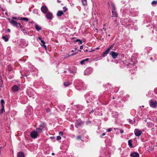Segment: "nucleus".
<instances>
[{"label":"nucleus","instance_id":"1","mask_svg":"<svg viewBox=\"0 0 157 157\" xmlns=\"http://www.w3.org/2000/svg\"><path fill=\"white\" fill-rule=\"evenodd\" d=\"M41 133V131L40 129H36V130L31 131L30 133L31 137L33 139L36 138Z\"/></svg>","mask_w":157,"mask_h":157},{"label":"nucleus","instance_id":"2","mask_svg":"<svg viewBox=\"0 0 157 157\" xmlns=\"http://www.w3.org/2000/svg\"><path fill=\"white\" fill-rule=\"evenodd\" d=\"M150 105L151 107L154 108L157 106V102L153 100H151L149 101Z\"/></svg>","mask_w":157,"mask_h":157},{"label":"nucleus","instance_id":"3","mask_svg":"<svg viewBox=\"0 0 157 157\" xmlns=\"http://www.w3.org/2000/svg\"><path fill=\"white\" fill-rule=\"evenodd\" d=\"M92 69L90 67H88L84 71V75H88L92 73Z\"/></svg>","mask_w":157,"mask_h":157},{"label":"nucleus","instance_id":"4","mask_svg":"<svg viewBox=\"0 0 157 157\" xmlns=\"http://www.w3.org/2000/svg\"><path fill=\"white\" fill-rule=\"evenodd\" d=\"M142 133L141 131L138 129H136L134 130V133L135 135L137 136H139L141 135Z\"/></svg>","mask_w":157,"mask_h":157},{"label":"nucleus","instance_id":"5","mask_svg":"<svg viewBox=\"0 0 157 157\" xmlns=\"http://www.w3.org/2000/svg\"><path fill=\"white\" fill-rule=\"evenodd\" d=\"M38 39L40 41V42L42 44H41V46L42 47H44L45 49H46L47 48V46L45 45V42L42 39L41 37L40 36H39L38 38Z\"/></svg>","mask_w":157,"mask_h":157},{"label":"nucleus","instance_id":"6","mask_svg":"<svg viewBox=\"0 0 157 157\" xmlns=\"http://www.w3.org/2000/svg\"><path fill=\"white\" fill-rule=\"evenodd\" d=\"M109 54L114 59L116 58L118 56V54L117 53H116L113 51L110 52Z\"/></svg>","mask_w":157,"mask_h":157},{"label":"nucleus","instance_id":"7","mask_svg":"<svg viewBox=\"0 0 157 157\" xmlns=\"http://www.w3.org/2000/svg\"><path fill=\"white\" fill-rule=\"evenodd\" d=\"M41 11L44 13H46L48 11V9L45 6H43L41 8Z\"/></svg>","mask_w":157,"mask_h":157},{"label":"nucleus","instance_id":"8","mask_svg":"<svg viewBox=\"0 0 157 157\" xmlns=\"http://www.w3.org/2000/svg\"><path fill=\"white\" fill-rule=\"evenodd\" d=\"M8 20L10 21V22L14 26H16L17 27H18V23L17 22L14 21L13 20H10V19H8Z\"/></svg>","mask_w":157,"mask_h":157},{"label":"nucleus","instance_id":"9","mask_svg":"<svg viewBox=\"0 0 157 157\" xmlns=\"http://www.w3.org/2000/svg\"><path fill=\"white\" fill-rule=\"evenodd\" d=\"M46 16L47 18L49 20L51 19L53 17L52 14L50 12L46 14Z\"/></svg>","mask_w":157,"mask_h":157},{"label":"nucleus","instance_id":"10","mask_svg":"<svg viewBox=\"0 0 157 157\" xmlns=\"http://www.w3.org/2000/svg\"><path fill=\"white\" fill-rule=\"evenodd\" d=\"M132 157H139V154L137 152H134L130 154Z\"/></svg>","mask_w":157,"mask_h":157},{"label":"nucleus","instance_id":"11","mask_svg":"<svg viewBox=\"0 0 157 157\" xmlns=\"http://www.w3.org/2000/svg\"><path fill=\"white\" fill-rule=\"evenodd\" d=\"M12 89L13 91L16 92L19 90V87L16 85H14L12 87Z\"/></svg>","mask_w":157,"mask_h":157},{"label":"nucleus","instance_id":"12","mask_svg":"<svg viewBox=\"0 0 157 157\" xmlns=\"http://www.w3.org/2000/svg\"><path fill=\"white\" fill-rule=\"evenodd\" d=\"M32 89L30 88H29V90H28L27 91V93L28 94V95L30 96H33V93H32L31 91H32Z\"/></svg>","mask_w":157,"mask_h":157},{"label":"nucleus","instance_id":"13","mask_svg":"<svg viewBox=\"0 0 157 157\" xmlns=\"http://www.w3.org/2000/svg\"><path fill=\"white\" fill-rule=\"evenodd\" d=\"M112 12L113 13L112 15V17H117V14L116 13V12L115 11V9L114 7L113 8Z\"/></svg>","mask_w":157,"mask_h":157},{"label":"nucleus","instance_id":"14","mask_svg":"<svg viewBox=\"0 0 157 157\" xmlns=\"http://www.w3.org/2000/svg\"><path fill=\"white\" fill-rule=\"evenodd\" d=\"M9 36L6 35L5 36H2V38L6 42H7L9 40Z\"/></svg>","mask_w":157,"mask_h":157},{"label":"nucleus","instance_id":"15","mask_svg":"<svg viewBox=\"0 0 157 157\" xmlns=\"http://www.w3.org/2000/svg\"><path fill=\"white\" fill-rule=\"evenodd\" d=\"M82 124V122L80 120H78L75 123V126L77 127L80 126Z\"/></svg>","mask_w":157,"mask_h":157},{"label":"nucleus","instance_id":"16","mask_svg":"<svg viewBox=\"0 0 157 157\" xmlns=\"http://www.w3.org/2000/svg\"><path fill=\"white\" fill-rule=\"evenodd\" d=\"M69 71L71 73L75 74L76 72V68L75 67H73L71 69H70Z\"/></svg>","mask_w":157,"mask_h":157},{"label":"nucleus","instance_id":"17","mask_svg":"<svg viewBox=\"0 0 157 157\" xmlns=\"http://www.w3.org/2000/svg\"><path fill=\"white\" fill-rule=\"evenodd\" d=\"M35 28L38 31L41 29V27L37 24L35 25Z\"/></svg>","mask_w":157,"mask_h":157},{"label":"nucleus","instance_id":"18","mask_svg":"<svg viewBox=\"0 0 157 157\" xmlns=\"http://www.w3.org/2000/svg\"><path fill=\"white\" fill-rule=\"evenodd\" d=\"M109 49H107L103 53V57L105 56L107 54H108L109 52Z\"/></svg>","mask_w":157,"mask_h":157},{"label":"nucleus","instance_id":"19","mask_svg":"<svg viewBox=\"0 0 157 157\" xmlns=\"http://www.w3.org/2000/svg\"><path fill=\"white\" fill-rule=\"evenodd\" d=\"M45 127V125L44 124H41L40 125V127L37 128L36 129H40L41 131V133L43 132V129Z\"/></svg>","mask_w":157,"mask_h":157},{"label":"nucleus","instance_id":"20","mask_svg":"<svg viewBox=\"0 0 157 157\" xmlns=\"http://www.w3.org/2000/svg\"><path fill=\"white\" fill-rule=\"evenodd\" d=\"M17 157H25L24 153L21 152H18L17 153Z\"/></svg>","mask_w":157,"mask_h":157},{"label":"nucleus","instance_id":"21","mask_svg":"<svg viewBox=\"0 0 157 157\" xmlns=\"http://www.w3.org/2000/svg\"><path fill=\"white\" fill-rule=\"evenodd\" d=\"M63 14V12L62 11H59L57 14V16H61Z\"/></svg>","mask_w":157,"mask_h":157},{"label":"nucleus","instance_id":"22","mask_svg":"<svg viewBox=\"0 0 157 157\" xmlns=\"http://www.w3.org/2000/svg\"><path fill=\"white\" fill-rule=\"evenodd\" d=\"M1 107H2V108H1V110L0 111V113H2L3 112H4L5 111V110H4V106L2 105L1 106Z\"/></svg>","mask_w":157,"mask_h":157},{"label":"nucleus","instance_id":"23","mask_svg":"<svg viewBox=\"0 0 157 157\" xmlns=\"http://www.w3.org/2000/svg\"><path fill=\"white\" fill-rule=\"evenodd\" d=\"M70 82H65L64 83V86H67L70 84Z\"/></svg>","mask_w":157,"mask_h":157},{"label":"nucleus","instance_id":"24","mask_svg":"<svg viewBox=\"0 0 157 157\" xmlns=\"http://www.w3.org/2000/svg\"><path fill=\"white\" fill-rule=\"evenodd\" d=\"M83 4L84 5H85L87 3L86 0H82Z\"/></svg>","mask_w":157,"mask_h":157},{"label":"nucleus","instance_id":"25","mask_svg":"<svg viewBox=\"0 0 157 157\" xmlns=\"http://www.w3.org/2000/svg\"><path fill=\"white\" fill-rule=\"evenodd\" d=\"M21 19L22 20H25L26 21H27L29 20V19L26 17H21Z\"/></svg>","mask_w":157,"mask_h":157},{"label":"nucleus","instance_id":"26","mask_svg":"<svg viewBox=\"0 0 157 157\" xmlns=\"http://www.w3.org/2000/svg\"><path fill=\"white\" fill-rule=\"evenodd\" d=\"M132 141L130 140H129L128 141V145H129V146H131L132 145Z\"/></svg>","mask_w":157,"mask_h":157},{"label":"nucleus","instance_id":"27","mask_svg":"<svg viewBox=\"0 0 157 157\" xmlns=\"http://www.w3.org/2000/svg\"><path fill=\"white\" fill-rule=\"evenodd\" d=\"M121 56V58L120 57V59L121 60L122 58H124V55H123V54H118V56L119 57H120V56Z\"/></svg>","mask_w":157,"mask_h":157},{"label":"nucleus","instance_id":"28","mask_svg":"<svg viewBox=\"0 0 157 157\" xmlns=\"http://www.w3.org/2000/svg\"><path fill=\"white\" fill-rule=\"evenodd\" d=\"M86 61L84 60H82L80 62V64L82 65L84 64H85V62Z\"/></svg>","mask_w":157,"mask_h":157},{"label":"nucleus","instance_id":"29","mask_svg":"<svg viewBox=\"0 0 157 157\" xmlns=\"http://www.w3.org/2000/svg\"><path fill=\"white\" fill-rule=\"evenodd\" d=\"M157 4V1H154L153 2H151V4L152 5H155V4Z\"/></svg>","mask_w":157,"mask_h":157},{"label":"nucleus","instance_id":"30","mask_svg":"<svg viewBox=\"0 0 157 157\" xmlns=\"http://www.w3.org/2000/svg\"><path fill=\"white\" fill-rule=\"evenodd\" d=\"M1 102V106L2 105H4V104L5 103L4 100L3 99H2Z\"/></svg>","mask_w":157,"mask_h":157},{"label":"nucleus","instance_id":"31","mask_svg":"<svg viewBox=\"0 0 157 157\" xmlns=\"http://www.w3.org/2000/svg\"><path fill=\"white\" fill-rule=\"evenodd\" d=\"M63 11L64 12H66L67 11V9L66 7H63Z\"/></svg>","mask_w":157,"mask_h":157},{"label":"nucleus","instance_id":"32","mask_svg":"<svg viewBox=\"0 0 157 157\" xmlns=\"http://www.w3.org/2000/svg\"><path fill=\"white\" fill-rule=\"evenodd\" d=\"M78 41L79 42L80 44H82V41L81 40H77L76 41V42H78Z\"/></svg>","mask_w":157,"mask_h":157},{"label":"nucleus","instance_id":"33","mask_svg":"<svg viewBox=\"0 0 157 157\" xmlns=\"http://www.w3.org/2000/svg\"><path fill=\"white\" fill-rule=\"evenodd\" d=\"M61 139V137L59 136H58L57 137L56 139L57 140H60Z\"/></svg>","mask_w":157,"mask_h":157},{"label":"nucleus","instance_id":"34","mask_svg":"<svg viewBox=\"0 0 157 157\" xmlns=\"http://www.w3.org/2000/svg\"><path fill=\"white\" fill-rule=\"evenodd\" d=\"M120 132L121 133V134H122L124 133V131L122 129H120Z\"/></svg>","mask_w":157,"mask_h":157},{"label":"nucleus","instance_id":"35","mask_svg":"<svg viewBox=\"0 0 157 157\" xmlns=\"http://www.w3.org/2000/svg\"><path fill=\"white\" fill-rule=\"evenodd\" d=\"M113 45H111L109 48H108V49H109V51L110 50L113 48Z\"/></svg>","mask_w":157,"mask_h":157},{"label":"nucleus","instance_id":"36","mask_svg":"<svg viewBox=\"0 0 157 157\" xmlns=\"http://www.w3.org/2000/svg\"><path fill=\"white\" fill-rule=\"evenodd\" d=\"M12 18L13 19V20H18V19L16 17H13Z\"/></svg>","mask_w":157,"mask_h":157},{"label":"nucleus","instance_id":"37","mask_svg":"<svg viewBox=\"0 0 157 157\" xmlns=\"http://www.w3.org/2000/svg\"><path fill=\"white\" fill-rule=\"evenodd\" d=\"M112 130V128H109L107 130V131L108 132H110V131H111Z\"/></svg>","mask_w":157,"mask_h":157},{"label":"nucleus","instance_id":"38","mask_svg":"<svg viewBox=\"0 0 157 157\" xmlns=\"http://www.w3.org/2000/svg\"><path fill=\"white\" fill-rule=\"evenodd\" d=\"M63 134V132H60L59 133V135L60 136H62Z\"/></svg>","mask_w":157,"mask_h":157},{"label":"nucleus","instance_id":"39","mask_svg":"<svg viewBox=\"0 0 157 157\" xmlns=\"http://www.w3.org/2000/svg\"><path fill=\"white\" fill-rule=\"evenodd\" d=\"M105 133H102V135L100 136V137L101 138H102V136H105Z\"/></svg>","mask_w":157,"mask_h":157},{"label":"nucleus","instance_id":"40","mask_svg":"<svg viewBox=\"0 0 157 157\" xmlns=\"http://www.w3.org/2000/svg\"><path fill=\"white\" fill-rule=\"evenodd\" d=\"M18 26H19L21 28L22 27V26L21 25V24L20 23H19L18 24Z\"/></svg>","mask_w":157,"mask_h":157},{"label":"nucleus","instance_id":"41","mask_svg":"<svg viewBox=\"0 0 157 157\" xmlns=\"http://www.w3.org/2000/svg\"><path fill=\"white\" fill-rule=\"evenodd\" d=\"M6 31L7 32H10V29H6Z\"/></svg>","mask_w":157,"mask_h":157},{"label":"nucleus","instance_id":"42","mask_svg":"<svg viewBox=\"0 0 157 157\" xmlns=\"http://www.w3.org/2000/svg\"><path fill=\"white\" fill-rule=\"evenodd\" d=\"M83 48V46H80V49L81 50H82Z\"/></svg>","mask_w":157,"mask_h":157},{"label":"nucleus","instance_id":"43","mask_svg":"<svg viewBox=\"0 0 157 157\" xmlns=\"http://www.w3.org/2000/svg\"><path fill=\"white\" fill-rule=\"evenodd\" d=\"M129 122L131 124L132 123V121L131 120H129Z\"/></svg>","mask_w":157,"mask_h":157},{"label":"nucleus","instance_id":"44","mask_svg":"<svg viewBox=\"0 0 157 157\" xmlns=\"http://www.w3.org/2000/svg\"><path fill=\"white\" fill-rule=\"evenodd\" d=\"M84 60H85V61H88L89 60V59H88V58H87V59H84Z\"/></svg>","mask_w":157,"mask_h":157},{"label":"nucleus","instance_id":"45","mask_svg":"<svg viewBox=\"0 0 157 157\" xmlns=\"http://www.w3.org/2000/svg\"><path fill=\"white\" fill-rule=\"evenodd\" d=\"M77 138L78 139H80L81 138V137L80 136H78L77 137Z\"/></svg>","mask_w":157,"mask_h":157},{"label":"nucleus","instance_id":"46","mask_svg":"<svg viewBox=\"0 0 157 157\" xmlns=\"http://www.w3.org/2000/svg\"><path fill=\"white\" fill-rule=\"evenodd\" d=\"M77 53V52H75V53H73L72 54H71L72 55H74L75 54H76Z\"/></svg>","mask_w":157,"mask_h":157},{"label":"nucleus","instance_id":"47","mask_svg":"<svg viewBox=\"0 0 157 157\" xmlns=\"http://www.w3.org/2000/svg\"><path fill=\"white\" fill-rule=\"evenodd\" d=\"M85 52H87L88 51V50L87 49H86L84 51Z\"/></svg>","mask_w":157,"mask_h":157},{"label":"nucleus","instance_id":"48","mask_svg":"<svg viewBox=\"0 0 157 157\" xmlns=\"http://www.w3.org/2000/svg\"><path fill=\"white\" fill-rule=\"evenodd\" d=\"M52 155H54V153H52Z\"/></svg>","mask_w":157,"mask_h":157},{"label":"nucleus","instance_id":"49","mask_svg":"<svg viewBox=\"0 0 157 157\" xmlns=\"http://www.w3.org/2000/svg\"><path fill=\"white\" fill-rule=\"evenodd\" d=\"M94 112V110H92V111H91V112L92 113H93Z\"/></svg>","mask_w":157,"mask_h":157},{"label":"nucleus","instance_id":"50","mask_svg":"<svg viewBox=\"0 0 157 157\" xmlns=\"http://www.w3.org/2000/svg\"><path fill=\"white\" fill-rule=\"evenodd\" d=\"M57 2H60L59 1V0H57Z\"/></svg>","mask_w":157,"mask_h":157},{"label":"nucleus","instance_id":"51","mask_svg":"<svg viewBox=\"0 0 157 157\" xmlns=\"http://www.w3.org/2000/svg\"><path fill=\"white\" fill-rule=\"evenodd\" d=\"M2 148V147H0V149Z\"/></svg>","mask_w":157,"mask_h":157},{"label":"nucleus","instance_id":"52","mask_svg":"<svg viewBox=\"0 0 157 157\" xmlns=\"http://www.w3.org/2000/svg\"><path fill=\"white\" fill-rule=\"evenodd\" d=\"M66 71H64V72L65 73L66 72Z\"/></svg>","mask_w":157,"mask_h":157},{"label":"nucleus","instance_id":"53","mask_svg":"<svg viewBox=\"0 0 157 157\" xmlns=\"http://www.w3.org/2000/svg\"><path fill=\"white\" fill-rule=\"evenodd\" d=\"M103 29H104L105 30V29H104V28H103Z\"/></svg>","mask_w":157,"mask_h":157},{"label":"nucleus","instance_id":"54","mask_svg":"<svg viewBox=\"0 0 157 157\" xmlns=\"http://www.w3.org/2000/svg\"><path fill=\"white\" fill-rule=\"evenodd\" d=\"M142 107H144V106L143 105V106H142Z\"/></svg>","mask_w":157,"mask_h":157}]
</instances>
